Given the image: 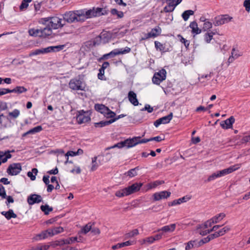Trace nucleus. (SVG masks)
<instances>
[{
	"instance_id": "22",
	"label": "nucleus",
	"mask_w": 250,
	"mask_h": 250,
	"mask_svg": "<svg viewBox=\"0 0 250 250\" xmlns=\"http://www.w3.org/2000/svg\"><path fill=\"white\" fill-rule=\"evenodd\" d=\"M189 199V198L187 196H184L182 198H179L177 200H174L172 202H169L168 203V206H173L177 205H179L182 203H184L187 202Z\"/></svg>"
},
{
	"instance_id": "2",
	"label": "nucleus",
	"mask_w": 250,
	"mask_h": 250,
	"mask_svg": "<svg viewBox=\"0 0 250 250\" xmlns=\"http://www.w3.org/2000/svg\"><path fill=\"white\" fill-rule=\"evenodd\" d=\"M82 15L81 12L75 10L66 12L63 14L62 17L64 21L71 23L74 22H81L82 20H81L80 16Z\"/></svg>"
},
{
	"instance_id": "54",
	"label": "nucleus",
	"mask_w": 250,
	"mask_h": 250,
	"mask_svg": "<svg viewBox=\"0 0 250 250\" xmlns=\"http://www.w3.org/2000/svg\"><path fill=\"white\" fill-rule=\"evenodd\" d=\"M161 30V28L159 26H158L157 28H155L152 29V30H151V32H149V33H151V34L153 33V34L156 35V37H157L160 34Z\"/></svg>"
},
{
	"instance_id": "47",
	"label": "nucleus",
	"mask_w": 250,
	"mask_h": 250,
	"mask_svg": "<svg viewBox=\"0 0 250 250\" xmlns=\"http://www.w3.org/2000/svg\"><path fill=\"white\" fill-rule=\"evenodd\" d=\"M167 4L168 5L164 7V11L166 13L172 12L174 10L175 7L171 5V3H167Z\"/></svg>"
},
{
	"instance_id": "26",
	"label": "nucleus",
	"mask_w": 250,
	"mask_h": 250,
	"mask_svg": "<svg viewBox=\"0 0 250 250\" xmlns=\"http://www.w3.org/2000/svg\"><path fill=\"white\" fill-rule=\"evenodd\" d=\"M226 217V214L224 213H220L213 216L211 218V221L213 224H217Z\"/></svg>"
},
{
	"instance_id": "11",
	"label": "nucleus",
	"mask_w": 250,
	"mask_h": 250,
	"mask_svg": "<svg viewBox=\"0 0 250 250\" xmlns=\"http://www.w3.org/2000/svg\"><path fill=\"white\" fill-rule=\"evenodd\" d=\"M173 117V113H170L168 115L163 117L156 120L154 122V125L157 127L161 124H166L170 122Z\"/></svg>"
},
{
	"instance_id": "19",
	"label": "nucleus",
	"mask_w": 250,
	"mask_h": 250,
	"mask_svg": "<svg viewBox=\"0 0 250 250\" xmlns=\"http://www.w3.org/2000/svg\"><path fill=\"white\" fill-rule=\"evenodd\" d=\"M176 228V224H172L169 225L165 226L161 229H158L157 230V232L162 231L163 233L164 232L167 233V232H173Z\"/></svg>"
},
{
	"instance_id": "3",
	"label": "nucleus",
	"mask_w": 250,
	"mask_h": 250,
	"mask_svg": "<svg viewBox=\"0 0 250 250\" xmlns=\"http://www.w3.org/2000/svg\"><path fill=\"white\" fill-rule=\"evenodd\" d=\"M42 23L46 24V22H48L47 24L53 29H58L62 27L65 23H62V19L57 17H48L42 19Z\"/></svg>"
},
{
	"instance_id": "52",
	"label": "nucleus",
	"mask_w": 250,
	"mask_h": 250,
	"mask_svg": "<svg viewBox=\"0 0 250 250\" xmlns=\"http://www.w3.org/2000/svg\"><path fill=\"white\" fill-rule=\"evenodd\" d=\"M213 36L208 32L204 35V39L206 42L209 43L212 39Z\"/></svg>"
},
{
	"instance_id": "32",
	"label": "nucleus",
	"mask_w": 250,
	"mask_h": 250,
	"mask_svg": "<svg viewBox=\"0 0 250 250\" xmlns=\"http://www.w3.org/2000/svg\"><path fill=\"white\" fill-rule=\"evenodd\" d=\"M194 11L192 10L185 11L182 14V17L185 21H187L190 16L194 15Z\"/></svg>"
},
{
	"instance_id": "24",
	"label": "nucleus",
	"mask_w": 250,
	"mask_h": 250,
	"mask_svg": "<svg viewBox=\"0 0 250 250\" xmlns=\"http://www.w3.org/2000/svg\"><path fill=\"white\" fill-rule=\"evenodd\" d=\"M42 29V37L45 38L51 35L52 34V28L50 27L47 24H46V27H44Z\"/></svg>"
},
{
	"instance_id": "9",
	"label": "nucleus",
	"mask_w": 250,
	"mask_h": 250,
	"mask_svg": "<svg viewBox=\"0 0 250 250\" xmlns=\"http://www.w3.org/2000/svg\"><path fill=\"white\" fill-rule=\"evenodd\" d=\"M167 72L165 69H162L159 72L155 73L152 78V82L154 84H159L166 78Z\"/></svg>"
},
{
	"instance_id": "16",
	"label": "nucleus",
	"mask_w": 250,
	"mask_h": 250,
	"mask_svg": "<svg viewBox=\"0 0 250 250\" xmlns=\"http://www.w3.org/2000/svg\"><path fill=\"white\" fill-rule=\"evenodd\" d=\"M79 11L81 12L82 16H80L81 22H83L86 19L94 17L93 10L90 9L86 11L85 9L79 10Z\"/></svg>"
},
{
	"instance_id": "5",
	"label": "nucleus",
	"mask_w": 250,
	"mask_h": 250,
	"mask_svg": "<svg viewBox=\"0 0 250 250\" xmlns=\"http://www.w3.org/2000/svg\"><path fill=\"white\" fill-rule=\"evenodd\" d=\"M64 47V45H59L57 46H51L46 48H41L40 49H36L32 51V56L59 51L62 50Z\"/></svg>"
},
{
	"instance_id": "14",
	"label": "nucleus",
	"mask_w": 250,
	"mask_h": 250,
	"mask_svg": "<svg viewBox=\"0 0 250 250\" xmlns=\"http://www.w3.org/2000/svg\"><path fill=\"white\" fill-rule=\"evenodd\" d=\"M131 49L128 47H125V48L115 49L108 53L110 58H112L116 55L120 54H124L129 53Z\"/></svg>"
},
{
	"instance_id": "39",
	"label": "nucleus",
	"mask_w": 250,
	"mask_h": 250,
	"mask_svg": "<svg viewBox=\"0 0 250 250\" xmlns=\"http://www.w3.org/2000/svg\"><path fill=\"white\" fill-rule=\"evenodd\" d=\"M42 29H36L34 30V29H32V37L34 38H36L37 37H42Z\"/></svg>"
},
{
	"instance_id": "46",
	"label": "nucleus",
	"mask_w": 250,
	"mask_h": 250,
	"mask_svg": "<svg viewBox=\"0 0 250 250\" xmlns=\"http://www.w3.org/2000/svg\"><path fill=\"white\" fill-rule=\"evenodd\" d=\"M65 244H71L74 242L77 241V237H71L67 239H64Z\"/></svg>"
},
{
	"instance_id": "57",
	"label": "nucleus",
	"mask_w": 250,
	"mask_h": 250,
	"mask_svg": "<svg viewBox=\"0 0 250 250\" xmlns=\"http://www.w3.org/2000/svg\"><path fill=\"white\" fill-rule=\"evenodd\" d=\"M115 115H116L115 113L109 109V111H108L105 114V115L104 116H105L107 118H113L115 116Z\"/></svg>"
},
{
	"instance_id": "27",
	"label": "nucleus",
	"mask_w": 250,
	"mask_h": 250,
	"mask_svg": "<svg viewBox=\"0 0 250 250\" xmlns=\"http://www.w3.org/2000/svg\"><path fill=\"white\" fill-rule=\"evenodd\" d=\"M133 242L131 241H127L125 242L118 243L116 245H113L112 246V249L114 250H116L117 249H120L124 247L128 246L131 245L132 244Z\"/></svg>"
},
{
	"instance_id": "23",
	"label": "nucleus",
	"mask_w": 250,
	"mask_h": 250,
	"mask_svg": "<svg viewBox=\"0 0 250 250\" xmlns=\"http://www.w3.org/2000/svg\"><path fill=\"white\" fill-rule=\"evenodd\" d=\"M1 214L4 216L7 220H10L12 218H16L17 217L12 209H9L8 211H2Z\"/></svg>"
},
{
	"instance_id": "12",
	"label": "nucleus",
	"mask_w": 250,
	"mask_h": 250,
	"mask_svg": "<svg viewBox=\"0 0 250 250\" xmlns=\"http://www.w3.org/2000/svg\"><path fill=\"white\" fill-rule=\"evenodd\" d=\"M131 145H132V143H131V138H128V139L125 140L124 141H121L119 143H118L117 144L114 145L113 146H111L110 147H108L105 149L109 150L111 148H115V147L121 148L125 146H126L127 148H130V147H132V146H131Z\"/></svg>"
},
{
	"instance_id": "61",
	"label": "nucleus",
	"mask_w": 250,
	"mask_h": 250,
	"mask_svg": "<svg viewBox=\"0 0 250 250\" xmlns=\"http://www.w3.org/2000/svg\"><path fill=\"white\" fill-rule=\"evenodd\" d=\"M6 201L5 202V204L7 207H9V205L10 203H14V199L11 196H7V197H6Z\"/></svg>"
},
{
	"instance_id": "28",
	"label": "nucleus",
	"mask_w": 250,
	"mask_h": 250,
	"mask_svg": "<svg viewBox=\"0 0 250 250\" xmlns=\"http://www.w3.org/2000/svg\"><path fill=\"white\" fill-rule=\"evenodd\" d=\"M113 123L111 119L109 121H102L98 123H95L94 126L96 127H102Z\"/></svg>"
},
{
	"instance_id": "37",
	"label": "nucleus",
	"mask_w": 250,
	"mask_h": 250,
	"mask_svg": "<svg viewBox=\"0 0 250 250\" xmlns=\"http://www.w3.org/2000/svg\"><path fill=\"white\" fill-rule=\"evenodd\" d=\"M42 201V196L40 195L32 194V205L35 203H39Z\"/></svg>"
},
{
	"instance_id": "41",
	"label": "nucleus",
	"mask_w": 250,
	"mask_h": 250,
	"mask_svg": "<svg viewBox=\"0 0 250 250\" xmlns=\"http://www.w3.org/2000/svg\"><path fill=\"white\" fill-rule=\"evenodd\" d=\"M47 237V235H46V232L43 231L41 233L36 235L34 238L36 240H39L45 239Z\"/></svg>"
},
{
	"instance_id": "59",
	"label": "nucleus",
	"mask_w": 250,
	"mask_h": 250,
	"mask_svg": "<svg viewBox=\"0 0 250 250\" xmlns=\"http://www.w3.org/2000/svg\"><path fill=\"white\" fill-rule=\"evenodd\" d=\"M141 110H147L148 113H151L153 111V108L151 107L149 104H146L145 107Z\"/></svg>"
},
{
	"instance_id": "42",
	"label": "nucleus",
	"mask_w": 250,
	"mask_h": 250,
	"mask_svg": "<svg viewBox=\"0 0 250 250\" xmlns=\"http://www.w3.org/2000/svg\"><path fill=\"white\" fill-rule=\"evenodd\" d=\"M230 230V228L229 226H225L219 231H218L220 236H223Z\"/></svg>"
},
{
	"instance_id": "63",
	"label": "nucleus",
	"mask_w": 250,
	"mask_h": 250,
	"mask_svg": "<svg viewBox=\"0 0 250 250\" xmlns=\"http://www.w3.org/2000/svg\"><path fill=\"white\" fill-rule=\"evenodd\" d=\"M213 224H214L212 222L211 219H210L203 224L204 228L206 229L209 227H211Z\"/></svg>"
},
{
	"instance_id": "13",
	"label": "nucleus",
	"mask_w": 250,
	"mask_h": 250,
	"mask_svg": "<svg viewBox=\"0 0 250 250\" xmlns=\"http://www.w3.org/2000/svg\"><path fill=\"white\" fill-rule=\"evenodd\" d=\"M171 192L167 191H162L156 192L153 195L154 201H159L162 199H167L170 196Z\"/></svg>"
},
{
	"instance_id": "53",
	"label": "nucleus",
	"mask_w": 250,
	"mask_h": 250,
	"mask_svg": "<svg viewBox=\"0 0 250 250\" xmlns=\"http://www.w3.org/2000/svg\"><path fill=\"white\" fill-rule=\"evenodd\" d=\"M20 114V111L18 109H14L12 112H10L9 115L10 117L16 118Z\"/></svg>"
},
{
	"instance_id": "15",
	"label": "nucleus",
	"mask_w": 250,
	"mask_h": 250,
	"mask_svg": "<svg viewBox=\"0 0 250 250\" xmlns=\"http://www.w3.org/2000/svg\"><path fill=\"white\" fill-rule=\"evenodd\" d=\"M235 122V119L233 116L230 117L229 119L222 121L220 123L221 126L224 129L231 128L232 125Z\"/></svg>"
},
{
	"instance_id": "33",
	"label": "nucleus",
	"mask_w": 250,
	"mask_h": 250,
	"mask_svg": "<svg viewBox=\"0 0 250 250\" xmlns=\"http://www.w3.org/2000/svg\"><path fill=\"white\" fill-rule=\"evenodd\" d=\"M41 209L45 215H48L50 212L53 210V208L49 207L48 205H42Z\"/></svg>"
},
{
	"instance_id": "64",
	"label": "nucleus",
	"mask_w": 250,
	"mask_h": 250,
	"mask_svg": "<svg viewBox=\"0 0 250 250\" xmlns=\"http://www.w3.org/2000/svg\"><path fill=\"white\" fill-rule=\"evenodd\" d=\"M99 73L98 74V78L99 79L101 80H104V71L102 70L101 68H100L99 70Z\"/></svg>"
},
{
	"instance_id": "4",
	"label": "nucleus",
	"mask_w": 250,
	"mask_h": 250,
	"mask_svg": "<svg viewBox=\"0 0 250 250\" xmlns=\"http://www.w3.org/2000/svg\"><path fill=\"white\" fill-rule=\"evenodd\" d=\"M238 167H235V166H231L228 168L224 169L222 170L217 171L216 172L212 173L210 175L207 180L205 181L206 182H209L214 180L217 178H219L225 176L228 174L230 173L233 171L238 169Z\"/></svg>"
},
{
	"instance_id": "45",
	"label": "nucleus",
	"mask_w": 250,
	"mask_h": 250,
	"mask_svg": "<svg viewBox=\"0 0 250 250\" xmlns=\"http://www.w3.org/2000/svg\"><path fill=\"white\" fill-rule=\"evenodd\" d=\"M212 24H213V23L208 21H207L204 22L203 27L204 31H207L211 28L212 27Z\"/></svg>"
},
{
	"instance_id": "31",
	"label": "nucleus",
	"mask_w": 250,
	"mask_h": 250,
	"mask_svg": "<svg viewBox=\"0 0 250 250\" xmlns=\"http://www.w3.org/2000/svg\"><path fill=\"white\" fill-rule=\"evenodd\" d=\"M94 12V17L104 15L107 14L106 10H104L102 8H97L95 10L93 9Z\"/></svg>"
},
{
	"instance_id": "43",
	"label": "nucleus",
	"mask_w": 250,
	"mask_h": 250,
	"mask_svg": "<svg viewBox=\"0 0 250 250\" xmlns=\"http://www.w3.org/2000/svg\"><path fill=\"white\" fill-rule=\"evenodd\" d=\"M31 1V0H23L21 5L20 9L21 11L24 10L26 9L28 6V2Z\"/></svg>"
},
{
	"instance_id": "1",
	"label": "nucleus",
	"mask_w": 250,
	"mask_h": 250,
	"mask_svg": "<svg viewBox=\"0 0 250 250\" xmlns=\"http://www.w3.org/2000/svg\"><path fill=\"white\" fill-rule=\"evenodd\" d=\"M142 186L143 184L142 183H135L130 186L117 191L115 195L118 197L128 196L139 191Z\"/></svg>"
},
{
	"instance_id": "10",
	"label": "nucleus",
	"mask_w": 250,
	"mask_h": 250,
	"mask_svg": "<svg viewBox=\"0 0 250 250\" xmlns=\"http://www.w3.org/2000/svg\"><path fill=\"white\" fill-rule=\"evenodd\" d=\"M21 170V167L20 163L11 164L7 169V172L10 175H16Z\"/></svg>"
},
{
	"instance_id": "29",
	"label": "nucleus",
	"mask_w": 250,
	"mask_h": 250,
	"mask_svg": "<svg viewBox=\"0 0 250 250\" xmlns=\"http://www.w3.org/2000/svg\"><path fill=\"white\" fill-rule=\"evenodd\" d=\"M27 89L24 86H17L13 89H10L11 93L21 94L26 92Z\"/></svg>"
},
{
	"instance_id": "55",
	"label": "nucleus",
	"mask_w": 250,
	"mask_h": 250,
	"mask_svg": "<svg viewBox=\"0 0 250 250\" xmlns=\"http://www.w3.org/2000/svg\"><path fill=\"white\" fill-rule=\"evenodd\" d=\"M182 0H167V3H171V4L175 7L181 2Z\"/></svg>"
},
{
	"instance_id": "56",
	"label": "nucleus",
	"mask_w": 250,
	"mask_h": 250,
	"mask_svg": "<svg viewBox=\"0 0 250 250\" xmlns=\"http://www.w3.org/2000/svg\"><path fill=\"white\" fill-rule=\"evenodd\" d=\"M55 235L60 233L64 231V229L62 227H55L53 229Z\"/></svg>"
},
{
	"instance_id": "62",
	"label": "nucleus",
	"mask_w": 250,
	"mask_h": 250,
	"mask_svg": "<svg viewBox=\"0 0 250 250\" xmlns=\"http://www.w3.org/2000/svg\"><path fill=\"white\" fill-rule=\"evenodd\" d=\"M244 6L246 10L249 12L250 10V0H245L244 2Z\"/></svg>"
},
{
	"instance_id": "35",
	"label": "nucleus",
	"mask_w": 250,
	"mask_h": 250,
	"mask_svg": "<svg viewBox=\"0 0 250 250\" xmlns=\"http://www.w3.org/2000/svg\"><path fill=\"white\" fill-rule=\"evenodd\" d=\"M64 245H65L64 239L52 242L50 244V246L53 248H56L57 246L61 247Z\"/></svg>"
},
{
	"instance_id": "25",
	"label": "nucleus",
	"mask_w": 250,
	"mask_h": 250,
	"mask_svg": "<svg viewBox=\"0 0 250 250\" xmlns=\"http://www.w3.org/2000/svg\"><path fill=\"white\" fill-rule=\"evenodd\" d=\"M12 155L10 154V151H7L4 152L3 151H0V158L1 159V161L3 163L7 162L8 159L11 158Z\"/></svg>"
},
{
	"instance_id": "21",
	"label": "nucleus",
	"mask_w": 250,
	"mask_h": 250,
	"mask_svg": "<svg viewBox=\"0 0 250 250\" xmlns=\"http://www.w3.org/2000/svg\"><path fill=\"white\" fill-rule=\"evenodd\" d=\"M189 27L192 29L191 32L194 34H199L201 33V29L198 27L197 23L196 21H193L190 22Z\"/></svg>"
},
{
	"instance_id": "58",
	"label": "nucleus",
	"mask_w": 250,
	"mask_h": 250,
	"mask_svg": "<svg viewBox=\"0 0 250 250\" xmlns=\"http://www.w3.org/2000/svg\"><path fill=\"white\" fill-rule=\"evenodd\" d=\"M154 242V239H153L152 236H150L146 238L143 239V243L142 244H145L147 243L148 244H152Z\"/></svg>"
},
{
	"instance_id": "60",
	"label": "nucleus",
	"mask_w": 250,
	"mask_h": 250,
	"mask_svg": "<svg viewBox=\"0 0 250 250\" xmlns=\"http://www.w3.org/2000/svg\"><path fill=\"white\" fill-rule=\"evenodd\" d=\"M151 37H153V38L156 37V35H155L153 33L151 34V33H148L147 34H145L144 36L143 37H142L141 40H147Z\"/></svg>"
},
{
	"instance_id": "49",
	"label": "nucleus",
	"mask_w": 250,
	"mask_h": 250,
	"mask_svg": "<svg viewBox=\"0 0 250 250\" xmlns=\"http://www.w3.org/2000/svg\"><path fill=\"white\" fill-rule=\"evenodd\" d=\"M50 247L49 245H39L36 247L34 250H47Z\"/></svg>"
},
{
	"instance_id": "34",
	"label": "nucleus",
	"mask_w": 250,
	"mask_h": 250,
	"mask_svg": "<svg viewBox=\"0 0 250 250\" xmlns=\"http://www.w3.org/2000/svg\"><path fill=\"white\" fill-rule=\"evenodd\" d=\"M139 169V167H137L134 168H132L128 170L125 174L130 177H133L137 175V171Z\"/></svg>"
},
{
	"instance_id": "7",
	"label": "nucleus",
	"mask_w": 250,
	"mask_h": 250,
	"mask_svg": "<svg viewBox=\"0 0 250 250\" xmlns=\"http://www.w3.org/2000/svg\"><path fill=\"white\" fill-rule=\"evenodd\" d=\"M232 19V17H230L229 15H221L214 18L213 23L215 26H220L229 22Z\"/></svg>"
},
{
	"instance_id": "6",
	"label": "nucleus",
	"mask_w": 250,
	"mask_h": 250,
	"mask_svg": "<svg viewBox=\"0 0 250 250\" xmlns=\"http://www.w3.org/2000/svg\"><path fill=\"white\" fill-rule=\"evenodd\" d=\"M68 85L69 88L73 90L85 91V84L80 77L71 79Z\"/></svg>"
},
{
	"instance_id": "51",
	"label": "nucleus",
	"mask_w": 250,
	"mask_h": 250,
	"mask_svg": "<svg viewBox=\"0 0 250 250\" xmlns=\"http://www.w3.org/2000/svg\"><path fill=\"white\" fill-rule=\"evenodd\" d=\"M210 240H211L210 238L209 237V236L208 235L207 237L204 238L199 241L198 246H202L203 245H204V244H206L207 243H208Z\"/></svg>"
},
{
	"instance_id": "38",
	"label": "nucleus",
	"mask_w": 250,
	"mask_h": 250,
	"mask_svg": "<svg viewBox=\"0 0 250 250\" xmlns=\"http://www.w3.org/2000/svg\"><path fill=\"white\" fill-rule=\"evenodd\" d=\"M177 37L179 39L180 41L184 44V45L185 46L186 48H188V46L189 45V42L185 38H184L180 34H179L177 35Z\"/></svg>"
},
{
	"instance_id": "40",
	"label": "nucleus",
	"mask_w": 250,
	"mask_h": 250,
	"mask_svg": "<svg viewBox=\"0 0 250 250\" xmlns=\"http://www.w3.org/2000/svg\"><path fill=\"white\" fill-rule=\"evenodd\" d=\"M235 49L233 48L231 51V56L229 57L228 59V62L230 63L233 61L235 59H237L239 56H240L239 54H235Z\"/></svg>"
},
{
	"instance_id": "17",
	"label": "nucleus",
	"mask_w": 250,
	"mask_h": 250,
	"mask_svg": "<svg viewBox=\"0 0 250 250\" xmlns=\"http://www.w3.org/2000/svg\"><path fill=\"white\" fill-rule=\"evenodd\" d=\"M131 143H132V145H131V146L133 147L139 144L146 143L147 142H150V138L142 139L141 137L138 136V137H134L131 138Z\"/></svg>"
},
{
	"instance_id": "20",
	"label": "nucleus",
	"mask_w": 250,
	"mask_h": 250,
	"mask_svg": "<svg viewBox=\"0 0 250 250\" xmlns=\"http://www.w3.org/2000/svg\"><path fill=\"white\" fill-rule=\"evenodd\" d=\"M94 108L97 111L104 114V115L108 111H109V109L103 104H95Z\"/></svg>"
},
{
	"instance_id": "8",
	"label": "nucleus",
	"mask_w": 250,
	"mask_h": 250,
	"mask_svg": "<svg viewBox=\"0 0 250 250\" xmlns=\"http://www.w3.org/2000/svg\"><path fill=\"white\" fill-rule=\"evenodd\" d=\"M90 111H84L83 110L79 111L76 117L78 124H82L89 122L90 120Z\"/></svg>"
},
{
	"instance_id": "36",
	"label": "nucleus",
	"mask_w": 250,
	"mask_h": 250,
	"mask_svg": "<svg viewBox=\"0 0 250 250\" xmlns=\"http://www.w3.org/2000/svg\"><path fill=\"white\" fill-rule=\"evenodd\" d=\"M154 44H155V47L157 50H159V51L163 52H166L165 46L164 44L161 43V42H160L158 41H155L154 42Z\"/></svg>"
},
{
	"instance_id": "48",
	"label": "nucleus",
	"mask_w": 250,
	"mask_h": 250,
	"mask_svg": "<svg viewBox=\"0 0 250 250\" xmlns=\"http://www.w3.org/2000/svg\"><path fill=\"white\" fill-rule=\"evenodd\" d=\"M0 197L2 199H5L7 197V195L6 194V191L4 188V187L0 184Z\"/></svg>"
},
{
	"instance_id": "18",
	"label": "nucleus",
	"mask_w": 250,
	"mask_h": 250,
	"mask_svg": "<svg viewBox=\"0 0 250 250\" xmlns=\"http://www.w3.org/2000/svg\"><path fill=\"white\" fill-rule=\"evenodd\" d=\"M128 99L129 101L133 105L137 106L139 104V102L137 98L136 94L133 91H130L128 93Z\"/></svg>"
},
{
	"instance_id": "30",
	"label": "nucleus",
	"mask_w": 250,
	"mask_h": 250,
	"mask_svg": "<svg viewBox=\"0 0 250 250\" xmlns=\"http://www.w3.org/2000/svg\"><path fill=\"white\" fill-rule=\"evenodd\" d=\"M139 234V230L138 229H134L125 234V238L127 239L130 238H132L135 236Z\"/></svg>"
},
{
	"instance_id": "50",
	"label": "nucleus",
	"mask_w": 250,
	"mask_h": 250,
	"mask_svg": "<svg viewBox=\"0 0 250 250\" xmlns=\"http://www.w3.org/2000/svg\"><path fill=\"white\" fill-rule=\"evenodd\" d=\"M91 228L92 225L90 224V223H88L83 227L82 230V232L84 234H86L88 232L91 230Z\"/></svg>"
},
{
	"instance_id": "44",
	"label": "nucleus",
	"mask_w": 250,
	"mask_h": 250,
	"mask_svg": "<svg viewBox=\"0 0 250 250\" xmlns=\"http://www.w3.org/2000/svg\"><path fill=\"white\" fill-rule=\"evenodd\" d=\"M111 13L113 15H117L118 18H122L124 16V13L122 11H118L116 9H112L111 10Z\"/></svg>"
}]
</instances>
